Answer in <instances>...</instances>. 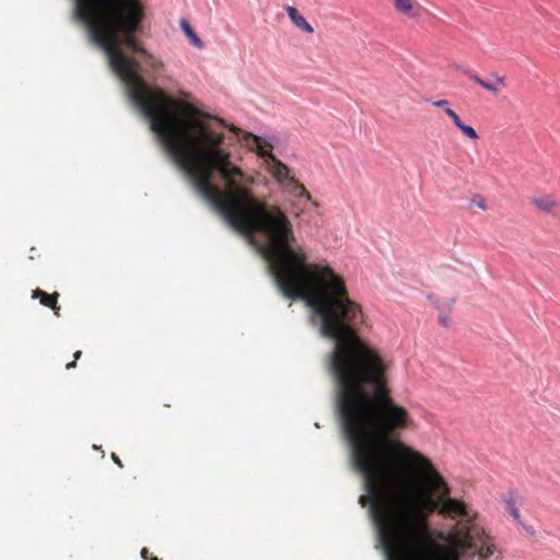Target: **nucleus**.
<instances>
[{
	"mask_svg": "<svg viewBox=\"0 0 560 560\" xmlns=\"http://www.w3.org/2000/svg\"><path fill=\"white\" fill-rule=\"evenodd\" d=\"M455 303V299H451L446 304H440L439 301L434 302L435 307L442 313L443 308L451 311Z\"/></svg>",
	"mask_w": 560,
	"mask_h": 560,
	"instance_id": "15",
	"label": "nucleus"
},
{
	"mask_svg": "<svg viewBox=\"0 0 560 560\" xmlns=\"http://www.w3.org/2000/svg\"><path fill=\"white\" fill-rule=\"evenodd\" d=\"M439 323H440L443 327H447V326H448L447 317H446L445 315H442V314H440V315H439Z\"/></svg>",
	"mask_w": 560,
	"mask_h": 560,
	"instance_id": "17",
	"label": "nucleus"
},
{
	"mask_svg": "<svg viewBox=\"0 0 560 560\" xmlns=\"http://www.w3.org/2000/svg\"><path fill=\"white\" fill-rule=\"evenodd\" d=\"M394 9L408 18L418 19L421 12V5L416 0H393Z\"/></svg>",
	"mask_w": 560,
	"mask_h": 560,
	"instance_id": "6",
	"label": "nucleus"
},
{
	"mask_svg": "<svg viewBox=\"0 0 560 560\" xmlns=\"http://www.w3.org/2000/svg\"><path fill=\"white\" fill-rule=\"evenodd\" d=\"M81 355H82V351H80V350L75 351V352H74V354H73L74 360H73L72 362L67 363V364H66V369H67V370H70V369L75 368V365H77V360H79V359L81 358Z\"/></svg>",
	"mask_w": 560,
	"mask_h": 560,
	"instance_id": "16",
	"label": "nucleus"
},
{
	"mask_svg": "<svg viewBox=\"0 0 560 560\" xmlns=\"http://www.w3.org/2000/svg\"><path fill=\"white\" fill-rule=\"evenodd\" d=\"M532 203L546 213H552L558 205L556 199L550 195L535 197L533 198Z\"/></svg>",
	"mask_w": 560,
	"mask_h": 560,
	"instance_id": "10",
	"label": "nucleus"
},
{
	"mask_svg": "<svg viewBox=\"0 0 560 560\" xmlns=\"http://www.w3.org/2000/svg\"><path fill=\"white\" fill-rule=\"evenodd\" d=\"M505 509L510 513V515L518 523L522 524V516L518 510V498L517 494L514 492H510L505 499Z\"/></svg>",
	"mask_w": 560,
	"mask_h": 560,
	"instance_id": "11",
	"label": "nucleus"
},
{
	"mask_svg": "<svg viewBox=\"0 0 560 560\" xmlns=\"http://www.w3.org/2000/svg\"><path fill=\"white\" fill-rule=\"evenodd\" d=\"M58 292L49 294L38 288L32 291V299H38L42 305L51 308L57 316H59L60 311V306H58Z\"/></svg>",
	"mask_w": 560,
	"mask_h": 560,
	"instance_id": "7",
	"label": "nucleus"
},
{
	"mask_svg": "<svg viewBox=\"0 0 560 560\" xmlns=\"http://www.w3.org/2000/svg\"><path fill=\"white\" fill-rule=\"evenodd\" d=\"M180 28L190 42L192 46H195L198 49H202L205 47L203 42L199 38V36L196 34V32L192 30L190 24L186 20L180 21Z\"/></svg>",
	"mask_w": 560,
	"mask_h": 560,
	"instance_id": "12",
	"label": "nucleus"
},
{
	"mask_svg": "<svg viewBox=\"0 0 560 560\" xmlns=\"http://www.w3.org/2000/svg\"><path fill=\"white\" fill-rule=\"evenodd\" d=\"M289 19L291 22L300 30L304 31L307 34H313V26L305 20V18L300 14L296 8L288 5L285 8Z\"/></svg>",
	"mask_w": 560,
	"mask_h": 560,
	"instance_id": "8",
	"label": "nucleus"
},
{
	"mask_svg": "<svg viewBox=\"0 0 560 560\" xmlns=\"http://www.w3.org/2000/svg\"><path fill=\"white\" fill-rule=\"evenodd\" d=\"M112 459L114 460L115 464H117L120 468L122 467V463L121 460L119 459V457L115 454V453H112Z\"/></svg>",
	"mask_w": 560,
	"mask_h": 560,
	"instance_id": "18",
	"label": "nucleus"
},
{
	"mask_svg": "<svg viewBox=\"0 0 560 560\" xmlns=\"http://www.w3.org/2000/svg\"><path fill=\"white\" fill-rule=\"evenodd\" d=\"M213 119H215L218 122H220L221 125H225L224 121L220 118H217V117H213Z\"/></svg>",
	"mask_w": 560,
	"mask_h": 560,
	"instance_id": "21",
	"label": "nucleus"
},
{
	"mask_svg": "<svg viewBox=\"0 0 560 560\" xmlns=\"http://www.w3.org/2000/svg\"><path fill=\"white\" fill-rule=\"evenodd\" d=\"M150 560H159V558L158 557H152V558H150Z\"/></svg>",
	"mask_w": 560,
	"mask_h": 560,
	"instance_id": "23",
	"label": "nucleus"
},
{
	"mask_svg": "<svg viewBox=\"0 0 560 560\" xmlns=\"http://www.w3.org/2000/svg\"><path fill=\"white\" fill-rule=\"evenodd\" d=\"M93 8V15L85 16L93 23L90 39L105 52L129 98L195 189L236 232L266 238L262 254L276 284H346L327 260H308L291 220L279 206L253 195L247 187L252 179L233 164L231 152L223 148L224 133L203 119L212 117L189 102L190 94L179 91L176 100L163 89L151 86L140 74L139 60L121 50L125 46L139 52L153 72L164 69V62L137 38L143 23L140 4L136 0H97Z\"/></svg>",
	"mask_w": 560,
	"mask_h": 560,
	"instance_id": "2",
	"label": "nucleus"
},
{
	"mask_svg": "<svg viewBox=\"0 0 560 560\" xmlns=\"http://www.w3.org/2000/svg\"><path fill=\"white\" fill-rule=\"evenodd\" d=\"M96 1L97 0H74V10H73L74 18L85 26L89 36H91V28H92L91 24L92 23L90 21L91 19L85 18V16L90 15V14L93 15V12L90 13L89 11L95 10L93 7L95 5ZM136 1L138 2V4H140V7L142 9L143 19H144L145 18L144 5L140 0H136Z\"/></svg>",
	"mask_w": 560,
	"mask_h": 560,
	"instance_id": "5",
	"label": "nucleus"
},
{
	"mask_svg": "<svg viewBox=\"0 0 560 560\" xmlns=\"http://www.w3.org/2000/svg\"><path fill=\"white\" fill-rule=\"evenodd\" d=\"M335 341L328 369L350 462L373 500L371 510L387 560H501L478 512L452 489L432 460L399 435L416 427L395 402L390 361L359 332H320Z\"/></svg>",
	"mask_w": 560,
	"mask_h": 560,
	"instance_id": "1",
	"label": "nucleus"
},
{
	"mask_svg": "<svg viewBox=\"0 0 560 560\" xmlns=\"http://www.w3.org/2000/svg\"><path fill=\"white\" fill-rule=\"evenodd\" d=\"M148 553H149V551H148V549H147V548H143V549L141 550V557H142L143 559H148Z\"/></svg>",
	"mask_w": 560,
	"mask_h": 560,
	"instance_id": "20",
	"label": "nucleus"
},
{
	"mask_svg": "<svg viewBox=\"0 0 560 560\" xmlns=\"http://www.w3.org/2000/svg\"><path fill=\"white\" fill-rule=\"evenodd\" d=\"M230 130L235 135H240L242 132V130L235 126H231Z\"/></svg>",
	"mask_w": 560,
	"mask_h": 560,
	"instance_id": "19",
	"label": "nucleus"
},
{
	"mask_svg": "<svg viewBox=\"0 0 560 560\" xmlns=\"http://www.w3.org/2000/svg\"><path fill=\"white\" fill-rule=\"evenodd\" d=\"M431 105L436 108H441L451 118L454 126L458 130H460L464 136H466L468 139L474 140V141L479 139V135L477 133V131L471 126H468L462 121V119L455 113V110H453L451 108L450 102L447 100L443 98V100L432 101Z\"/></svg>",
	"mask_w": 560,
	"mask_h": 560,
	"instance_id": "4",
	"label": "nucleus"
},
{
	"mask_svg": "<svg viewBox=\"0 0 560 560\" xmlns=\"http://www.w3.org/2000/svg\"><path fill=\"white\" fill-rule=\"evenodd\" d=\"M285 186L295 196L311 199L310 192L294 176L290 178L289 183Z\"/></svg>",
	"mask_w": 560,
	"mask_h": 560,
	"instance_id": "13",
	"label": "nucleus"
},
{
	"mask_svg": "<svg viewBox=\"0 0 560 560\" xmlns=\"http://www.w3.org/2000/svg\"><path fill=\"white\" fill-rule=\"evenodd\" d=\"M471 205L481 209V210H486L487 209V206H486V201H485V198L480 195H477L475 196L472 199H471Z\"/></svg>",
	"mask_w": 560,
	"mask_h": 560,
	"instance_id": "14",
	"label": "nucleus"
},
{
	"mask_svg": "<svg viewBox=\"0 0 560 560\" xmlns=\"http://www.w3.org/2000/svg\"><path fill=\"white\" fill-rule=\"evenodd\" d=\"M365 500H366V498H365V497H361V498H360V502H361L362 504H364V501H365Z\"/></svg>",
	"mask_w": 560,
	"mask_h": 560,
	"instance_id": "22",
	"label": "nucleus"
},
{
	"mask_svg": "<svg viewBox=\"0 0 560 560\" xmlns=\"http://www.w3.org/2000/svg\"><path fill=\"white\" fill-rule=\"evenodd\" d=\"M469 79L471 81H474L476 84H478L479 86L483 88L485 90H487L495 95L500 93L501 88L505 86V77H497L495 83H490L477 74H470Z\"/></svg>",
	"mask_w": 560,
	"mask_h": 560,
	"instance_id": "9",
	"label": "nucleus"
},
{
	"mask_svg": "<svg viewBox=\"0 0 560 560\" xmlns=\"http://www.w3.org/2000/svg\"><path fill=\"white\" fill-rule=\"evenodd\" d=\"M241 141L248 150L257 153L260 158L268 160V171L278 183L287 185L290 178L293 177L289 166L271 153V143L249 132H244Z\"/></svg>",
	"mask_w": 560,
	"mask_h": 560,
	"instance_id": "3",
	"label": "nucleus"
}]
</instances>
